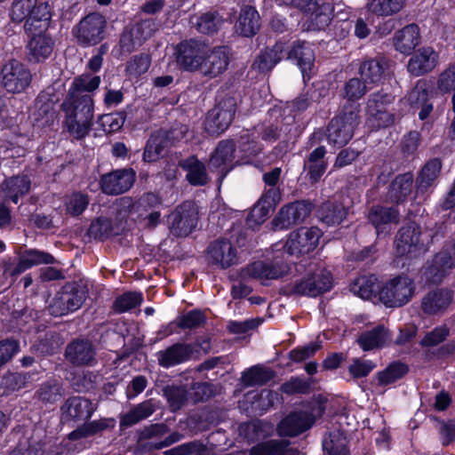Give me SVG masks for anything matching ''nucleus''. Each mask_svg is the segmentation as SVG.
<instances>
[{
	"label": "nucleus",
	"instance_id": "62",
	"mask_svg": "<svg viewBox=\"0 0 455 455\" xmlns=\"http://www.w3.org/2000/svg\"><path fill=\"white\" fill-rule=\"evenodd\" d=\"M151 64V59L149 55L140 53L133 56L126 64V72L130 76H138L145 74Z\"/></svg>",
	"mask_w": 455,
	"mask_h": 455
},
{
	"label": "nucleus",
	"instance_id": "19",
	"mask_svg": "<svg viewBox=\"0 0 455 455\" xmlns=\"http://www.w3.org/2000/svg\"><path fill=\"white\" fill-rule=\"evenodd\" d=\"M438 63L439 53L430 46H423L412 52L407 70L413 76H421L432 72Z\"/></svg>",
	"mask_w": 455,
	"mask_h": 455
},
{
	"label": "nucleus",
	"instance_id": "55",
	"mask_svg": "<svg viewBox=\"0 0 455 455\" xmlns=\"http://www.w3.org/2000/svg\"><path fill=\"white\" fill-rule=\"evenodd\" d=\"M167 147L168 145L158 131L155 132L147 141L143 153V160L148 163L158 160L164 149Z\"/></svg>",
	"mask_w": 455,
	"mask_h": 455
},
{
	"label": "nucleus",
	"instance_id": "16",
	"mask_svg": "<svg viewBox=\"0 0 455 455\" xmlns=\"http://www.w3.org/2000/svg\"><path fill=\"white\" fill-rule=\"evenodd\" d=\"M431 236L421 229H400L395 238L396 252L399 256L408 255L410 258H416L427 250V244L424 243L421 236Z\"/></svg>",
	"mask_w": 455,
	"mask_h": 455
},
{
	"label": "nucleus",
	"instance_id": "51",
	"mask_svg": "<svg viewBox=\"0 0 455 455\" xmlns=\"http://www.w3.org/2000/svg\"><path fill=\"white\" fill-rule=\"evenodd\" d=\"M250 455H296L295 451L288 447V444L276 440H269L250 450Z\"/></svg>",
	"mask_w": 455,
	"mask_h": 455
},
{
	"label": "nucleus",
	"instance_id": "57",
	"mask_svg": "<svg viewBox=\"0 0 455 455\" xmlns=\"http://www.w3.org/2000/svg\"><path fill=\"white\" fill-rule=\"evenodd\" d=\"M395 97L383 90L371 93L367 100L366 110L369 115H376L379 110H386L392 104Z\"/></svg>",
	"mask_w": 455,
	"mask_h": 455
},
{
	"label": "nucleus",
	"instance_id": "38",
	"mask_svg": "<svg viewBox=\"0 0 455 455\" xmlns=\"http://www.w3.org/2000/svg\"><path fill=\"white\" fill-rule=\"evenodd\" d=\"M173 227L196 228L198 224V210L195 203L186 201L181 204L170 216Z\"/></svg>",
	"mask_w": 455,
	"mask_h": 455
},
{
	"label": "nucleus",
	"instance_id": "24",
	"mask_svg": "<svg viewBox=\"0 0 455 455\" xmlns=\"http://www.w3.org/2000/svg\"><path fill=\"white\" fill-rule=\"evenodd\" d=\"M62 419L65 421H85L94 411L93 404L81 396L69 397L60 408Z\"/></svg>",
	"mask_w": 455,
	"mask_h": 455
},
{
	"label": "nucleus",
	"instance_id": "45",
	"mask_svg": "<svg viewBox=\"0 0 455 455\" xmlns=\"http://www.w3.org/2000/svg\"><path fill=\"white\" fill-rule=\"evenodd\" d=\"M182 167L187 170V180L193 186H204L209 179L205 165L196 156H190L185 160Z\"/></svg>",
	"mask_w": 455,
	"mask_h": 455
},
{
	"label": "nucleus",
	"instance_id": "28",
	"mask_svg": "<svg viewBox=\"0 0 455 455\" xmlns=\"http://www.w3.org/2000/svg\"><path fill=\"white\" fill-rule=\"evenodd\" d=\"M413 175L411 172L398 174L389 184L386 201L391 204H404L412 192Z\"/></svg>",
	"mask_w": 455,
	"mask_h": 455
},
{
	"label": "nucleus",
	"instance_id": "56",
	"mask_svg": "<svg viewBox=\"0 0 455 455\" xmlns=\"http://www.w3.org/2000/svg\"><path fill=\"white\" fill-rule=\"evenodd\" d=\"M274 371L253 366L243 372L242 380L246 386L263 385L274 378Z\"/></svg>",
	"mask_w": 455,
	"mask_h": 455
},
{
	"label": "nucleus",
	"instance_id": "7",
	"mask_svg": "<svg viewBox=\"0 0 455 455\" xmlns=\"http://www.w3.org/2000/svg\"><path fill=\"white\" fill-rule=\"evenodd\" d=\"M236 110V100L225 96L208 112L205 129L211 135H219L231 124Z\"/></svg>",
	"mask_w": 455,
	"mask_h": 455
},
{
	"label": "nucleus",
	"instance_id": "32",
	"mask_svg": "<svg viewBox=\"0 0 455 455\" xmlns=\"http://www.w3.org/2000/svg\"><path fill=\"white\" fill-rule=\"evenodd\" d=\"M421 40L419 28L412 23L398 30L393 38L394 46L396 51L403 54H409Z\"/></svg>",
	"mask_w": 455,
	"mask_h": 455
},
{
	"label": "nucleus",
	"instance_id": "54",
	"mask_svg": "<svg viewBox=\"0 0 455 455\" xmlns=\"http://www.w3.org/2000/svg\"><path fill=\"white\" fill-rule=\"evenodd\" d=\"M408 372L406 364L400 362L390 363L385 370L378 372L377 380L379 386L390 385L402 379Z\"/></svg>",
	"mask_w": 455,
	"mask_h": 455
},
{
	"label": "nucleus",
	"instance_id": "36",
	"mask_svg": "<svg viewBox=\"0 0 455 455\" xmlns=\"http://www.w3.org/2000/svg\"><path fill=\"white\" fill-rule=\"evenodd\" d=\"M327 151L325 147L315 148L304 160L303 168L307 171L311 183H316L325 172L328 163L325 158Z\"/></svg>",
	"mask_w": 455,
	"mask_h": 455
},
{
	"label": "nucleus",
	"instance_id": "64",
	"mask_svg": "<svg viewBox=\"0 0 455 455\" xmlns=\"http://www.w3.org/2000/svg\"><path fill=\"white\" fill-rule=\"evenodd\" d=\"M408 100L413 108L430 102L427 82L424 80L418 81L415 87L410 92Z\"/></svg>",
	"mask_w": 455,
	"mask_h": 455
},
{
	"label": "nucleus",
	"instance_id": "5",
	"mask_svg": "<svg viewBox=\"0 0 455 455\" xmlns=\"http://www.w3.org/2000/svg\"><path fill=\"white\" fill-rule=\"evenodd\" d=\"M88 294L86 286L82 283L65 284L53 298L49 311L54 316L65 315L81 307Z\"/></svg>",
	"mask_w": 455,
	"mask_h": 455
},
{
	"label": "nucleus",
	"instance_id": "22",
	"mask_svg": "<svg viewBox=\"0 0 455 455\" xmlns=\"http://www.w3.org/2000/svg\"><path fill=\"white\" fill-rule=\"evenodd\" d=\"M280 199V189L277 187H269L247 215L246 225L248 228H251L252 224L261 225L268 216L269 211L275 207Z\"/></svg>",
	"mask_w": 455,
	"mask_h": 455
},
{
	"label": "nucleus",
	"instance_id": "43",
	"mask_svg": "<svg viewBox=\"0 0 455 455\" xmlns=\"http://www.w3.org/2000/svg\"><path fill=\"white\" fill-rule=\"evenodd\" d=\"M65 394L63 385L55 379L43 382L36 392V397L44 403L53 404L60 401Z\"/></svg>",
	"mask_w": 455,
	"mask_h": 455
},
{
	"label": "nucleus",
	"instance_id": "42",
	"mask_svg": "<svg viewBox=\"0 0 455 455\" xmlns=\"http://www.w3.org/2000/svg\"><path fill=\"white\" fill-rule=\"evenodd\" d=\"M100 84V77L99 76H91L90 74H83L76 76L67 94V96H92L90 92L97 90Z\"/></svg>",
	"mask_w": 455,
	"mask_h": 455
},
{
	"label": "nucleus",
	"instance_id": "21",
	"mask_svg": "<svg viewBox=\"0 0 455 455\" xmlns=\"http://www.w3.org/2000/svg\"><path fill=\"white\" fill-rule=\"evenodd\" d=\"M320 229H296L287 240L284 249L290 255L305 254L312 251L318 244Z\"/></svg>",
	"mask_w": 455,
	"mask_h": 455
},
{
	"label": "nucleus",
	"instance_id": "20",
	"mask_svg": "<svg viewBox=\"0 0 455 455\" xmlns=\"http://www.w3.org/2000/svg\"><path fill=\"white\" fill-rule=\"evenodd\" d=\"M452 267H455V243L451 249H444L438 252L425 267L423 275L427 282L438 283Z\"/></svg>",
	"mask_w": 455,
	"mask_h": 455
},
{
	"label": "nucleus",
	"instance_id": "25",
	"mask_svg": "<svg viewBox=\"0 0 455 455\" xmlns=\"http://www.w3.org/2000/svg\"><path fill=\"white\" fill-rule=\"evenodd\" d=\"M453 294L447 289L428 291L421 300V309L428 315H443L451 304Z\"/></svg>",
	"mask_w": 455,
	"mask_h": 455
},
{
	"label": "nucleus",
	"instance_id": "2",
	"mask_svg": "<svg viewBox=\"0 0 455 455\" xmlns=\"http://www.w3.org/2000/svg\"><path fill=\"white\" fill-rule=\"evenodd\" d=\"M360 105L343 106L339 116L333 117L325 130L330 145L341 148L347 145L360 123Z\"/></svg>",
	"mask_w": 455,
	"mask_h": 455
},
{
	"label": "nucleus",
	"instance_id": "15",
	"mask_svg": "<svg viewBox=\"0 0 455 455\" xmlns=\"http://www.w3.org/2000/svg\"><path fill=\"white\" fill-rule=\"evenodd\" d=\"M231 50L228 46H216L206 53L199 68L200 74L212 79L223 74L230 62Z\"/></svg>",
	"mask_w": 455,
	"mask_h": 455
},
{
	"label": "nucleus",
	"instance_id": "18",
	"mask_svg": "<svg viewBox=\"0 0 455 455\" xmlns=\"http://www.w3.org/2000/svg\"><path fill=\"white\" fill-rule=\"evenodd\" d=\"M207 253L209 262L221 269L228 268L239 261L236 246L225 238L211 243Z\"/></svg>",
	"mask_w": 455,
	"mask_h": 455
},
{
	"label": "nucleus",
	"instance_id": "9",
	"mask_svg": "<svg viewBox=\"0 0 455 455\" xmlns=\"http://www.w3.org/2000/svg\"><path fill=\"white\" fill-rule=\"evenodd\" d=\"M32 76L24 64L16 60H8L1 69V82L12 93L23 92L30 84Z\"/></svg>",
	"mask_w": 455,
	"mask_h": 455
},
{
	"label": "nucleus",
	"instance_id": "52",
	"mask_svg": "<svg viewBox=\"0 0 455 455\" xmlns=\"http://www.w3.org/2000/svg\"><path fill=\"white\" fill-rule=\"evenodd\" d=\"M192 23L198 32L212 35L219 30L223 19L218 12H207L198 16Z\"/></svg>",
	"mask_w": 455,
	"mask_h": 455
},
{
	"label": "nucleus",
	"instance_id": "4",
	"mask_svg": "<svg viewBox=\"0 0 455 455\" xmlns=\"http://www.w3.org/2000/svg\"><path fill=\"white\" fill-rule=\"evenodd\" d=\"M416 284L414 280L405 274L398 275L388 280L379 289V299L387 307H401L407 305L414 297Z\"/></svg>",
	"mask_w": 455,
	"mask_h": 455
},
{
	"label": "nucleus",
	"instance_id": "37",
	"mask_svg": "<svg viewBox=\"0 0 455 455\" xmlns=\"http://www.w3.org/2000/svg\"><path fill=\"white\" fill-rule=\"evenodd\" d=\"M27 47L29 61L40 62L51 55L53 43L51 37L39 33L31 37Z\"/></svg>",
	"mask_w": 455,
	"mask_h": 455
},
{
	"label": "nucleus",
	"instance_id": "14",
	"mask_svg": "<svg viewBox=\"0 0 455 455\" xmlns=\"http://www.w3.org/2000/svg\"><path fill=\"white\" fill-rule=\"evenodd\" d=\"M235 148L236 146L233 140H223L218 143L216 148L212 153L209 167L220 170V175L218 178L219 182H222L234 166L240 163L235 154Z\"/></svg>",
	"mask_w": 455,
	"mask_h": 455
},
{
	"label": "nucleus",
	"instance_id": "8",
	"mask_svg": "<svg viewBox=\"0 0 455 455\" xmlns=\"http://www.w3.org/2000/svg\"><path fill=\"white\" fill-rule=\"evenodd\" d=\"M291 270L288 263L275 258L274 260L255 261L242 270L243 277H250L259 280L262 284L267 281L276 280L287 275Z\"/></svg>",
	"mask_w": 455,
	"mask_h": 455
},
{
	"label": "nucleus",
	"instance_id": "41",
	"mask_svg": "<svg viewBox=\"0 0 455 455\" xmlns=\"http://www.w3.org/2000/svg\"><path fill=\"white\" fill-rule=\"evenodd\" d=\"M399 218L398 210L393 206H372L368 213L369 222L376 228L382 225H397Z\"/></svg>",
	"mask_w": 455,
	"mask_h": 455
},
{
	"label": "nucleus",
	"instance_id": "6",
	"mask_svg": "<svg viewBox=\"0 0 455 455\" xmlns=\"http://www.w3.org/2000/svg\"><path fill=\"white\" fill-rule=\"evenodd\" d=\"M106 28L105 17L99 12H92L84 17L72 32L81 45H95L104 39Z\"/></svg>",
	"mask_w": 455,
	"mask_h": 455
},
{
	"label": "nucleus",
	"instance_id": "50",
	"mask_svg": "<svg viewBox=\"0 0 455 455\" xmlns=\"http://www.w3.org/2000/svg\"><path fill=\"white\" fill-rule=\"evenodd\" d=\"M366 84L362 78L357 77L347 81L341 92V96L347 100L344 106L359 105L356 101L363 98L368 91Z\"/></svg>",
	"mask_w": 455,
	"mask_h": 455
},
{
	"label": "nucleus",
	"instance_id": "12",
	"mask_svg": "<svg viewBox=\"0 0 455 455\" xmlns=\"http://www.w3.org/2000/svg\"><path fill=\"white\" fill-rule=\"evenodd\" d=\"M323 412L320 404H315L312 411H297L289 414L278 425V433L280 435L296 436L310 428L316 416Z\"/></svg>",
	"mask_w": 455,
	"mask_h": 455
},
{
	"label": "nucleus",
	"instance_id": "23",
	"mask_svg": "<svg viewBox=\"0 0 455 455\" xmlns=\"http://www.w3.org/2000/svg\"><path fill=\"white\" fill-rule=\"evenodd\" d=\"M66 358L74 365L86 366L96 363V349L93 344L85 339H76L68 345Z\"/></svg>",
	"mask_w": 455,
	"mask_h": 455
},
{
	"label": "nucleus",
	"instance_id": "35",
	"mask_svg": "<svg viewBox=\"0 0 455 455\" xmlns=\"http://www.w3.org/2000/svg\"><path fill=\"white\" fill-rule=\"evenodd\" d=\"M260 28V17L257 10L250 5L243 6L235 23V31L245 37L253 36Z\"/></svg>",
	"mask_w": 455,
	"mask_h": 455
},
{
	"label": "nucleus",
	"instance_id": "39",
	"mask_svg": "<svg viewBox=\"0 0 455 455\" xmlns=\"http://www.w3.org/2000/svg\"><path fill=\"white\" fill-rule=\"evenodd\" d=\"M347 210L341 204L334 202L323 203L317 211L320 221L327 226H338L347 218Z\"/></svg>",
	"mask_w": 455,
	"mask_h": 455
},
{
	"label": "nucleus",
	"instance_id": "46",
	"mask_svg": "<svg viewBox=\"0 0 455 455\" xmlns=\"http://www.w3.org/2000/svg\"><path fill=\"white\" fill-rule=\"evenodd\" d=\"M315 7L307 12L310 15V27L315 30H324L332 20L333 8L331 4L323 0H321Z\"/></svg>",
	"mask_w": 455,
	"mask_h": 455
},
{
	"label": "nucleus",
	"instance_id": "10",
	"mask_svg": "<svg viewBox=\"0 0 455 455\" xmlns=\"http://www.w3.org/2000/svg\"><path fill=\"white\" fill-rule=\"evenodd\" d=\"M331 287V273L326 269H318L297 281L291 288V292L301 296L316 297L330 291Z\"/></svg>",
	"mask_w": 455,
	"mask_h": 455
},
{
	"label": "nucleus",
	"instance_id": "13",
	"mask_svg": "<svg viewBox=\"0 0 455 455\" xmlns=\"http://www.w3.org/2000/svg\"><path fill=\"white\" fill-rule=\"evenodd\" d=\"M207 46L195 39L184 40L176 46V61L187 71H198Z\"/></svg>",
	"mask_w": 455,
	"mask_h": 455
},
{
	"label": "nucleus",
	"instance_id": "44",
	"mask_svg": "<svg viewBox=\"0 0 455 455\" xmlns=\"http://www.w3.org/2000/svg\"><path fill=\"white\" fill-rule=\"evenodd\" d=\"M405 4V0H368L366 8L374 15L387 17L401 12Z\"/></svg>",
	"mask_w": 455,
	"mask_h": 455
},
{
	"label": "nucleus",
	"instance_id": "17",
	"mask_svg": "<svg viewBox=\"0 0 455 455\" xmlns=\"http://www.w3.org/2000/svg\"><path fill=\"white\" fill-rule=\"evenodd\" d=\"M313 204L307 200L296 201L283 206L272 223L275 228H290L301 224L310 214Z\"/></svg>",
	"mask_w": 455,
	"mask_h": 455
},
{
	"label": "nucleus",
	"instance_id": "3",
	"mask_svg": "<svg viewBox=\"0 0 455 455\" xmlns=\"http://www.w3.org/2000/svg\"><path fill=\"white\" fill-rule=\"evenodd\" d=\"M11 18L17 23L24 21L26 32H41L43 26L51 19L50 6L46 3H38L37 0H14Z\"/></svg>",
	"mask_w": 455,
	"mask_h": 455
},
{
	"label": "nucleus",
	"instance_id": "59",
	"mask_svg": "<svg viewBox=\"0 0 455 455\" xmlns=\"http://www.w3.org/2000/svg\"><path fill=\"white\" fill-rule=\"evenodd\" d=\"M238 143L241 154L238 156L240 163L246 162L247 159L257 156L261 151L260 146L251 138L248 131L240 136Z\"/></svg>",
	"mask_w": 455,
	"mask_h": 455
},
{
	"label": "nucleus",
	"instance_id": "34",
	"mask_svg": "<svg viewBox=\"0 0 455 455\" xmlns=\"http://www.w3.org/2000/svg\"><path fill=\"white\" fill-rule=\"evenodd\" d=\"M442 161L438 157L429 159L420 169L416 178L418 194L426 193L433 187L442 170Z\"/></svg>",
	"mask_w": 455,
	"mask_h": 455
},
{
	"label": "nucleus",
	"instance_id": "58",
	"mask_svg": "<svg viewBox=\"0 0 455 455\" xmlns=\"http://www.w3.org/2000/svg\"><path fill=\"white\" fill-rule=\"evenodd\" d=\"M142 302V294L136 291H128L118 296L113 304L116 313H124L139 307Z\"/></svg>",
	"mask_w": 455,
	"mask_h": 455
},
{
	"label": "nucleus",
	"instance_id": "60",
	"mask_svg": "<svg viewBox=\"0 0 455 455\" xmlns=\"http://www.w3.org/2000/svg\"><path fill=\"white\" fill-rule=\"evenodd\" d=\"M89 204V196L82 192H74L66 199L67 212L72 216L82 214Z\"/></svg>",
	"mask_w": 455,
	"mask_h": 455
},
{
	"label": "nucleus",
	"instance_id": "47",
	"mask_svg": "<svg viewBox=\"0 0 455 455\" xmlns=\"http://www.w3.org/2000/svg\"><path fill=\"white\" fill-rule=\"evenodd\" d=\"M347 437L339 430L331 431L323 439L325 455H348Z\"/></svg>",
	"mask_w": 455,
	"mask_h": 455
},
{
	"label": "nucleus",
	"instance_id": "1",
	"mask_svg": "<svg viewBox=\"0 0 455 455\" xmlns=\"http://www.w3.org/2000/svg\"><path fill=\"white\" fill-rule=\"evenodd\" d=\"M65 114L64 129L75 139L85 138L92 130L94 116L92 96H67L61 104Z\"/></svg>",
	"mask_w": 455,
	"mask_h": 455
},
{
	"label": "nucleus",
	"instance_id": "53",
	"mask_svg": "<svg viewBox=\"0 0 455 455\" xmlns=\"http://www.w3.org/2000/svg\"><path fill=\"white\" fill-rule=\"evenodd\" d=\"M247 399L251 401V406L253 410L263 413L267 411L270 407H272L276 401L279 400V394L269 389H263L259 393H248Z\"/></svg>",
	"mask_w": 455,
	"mask_h": 455
},
{
	"label": "nucleus",
	"instance_id": "49",
	"mask_svg": "<svg viewBox=\"0 0 455 455\" xmlns=\"http://www.w3.org/2000/svg\"><path fill=\"white\" fill-rule=\"evenodd\" d=\"M379 289L378 279L373 275L360 276L350 286V291L363 299H371L375 297Z\"/></svg>",
	"mask_w": 455,
	"mask_h": 455
},
{
	"label": "nucleus",
	"instance_id": "30",
	"mask_svg": "<svg viewBox=\"0 0 455 455\" xmlns=\"http://www.w3.org/2000/svg\"><path fill=\"white\" fill-rule=\"evenodd\" d=\"M287 59L294 61L303 74L310 71L315 62V52L312 45L306 41H295L286 50Z\"/></svg>",
	"mask_w": 455,
	"mask_h": 455
},
{
	"label": "nucleus",
	"instance_id": "33",
	"mask_svg": "<svg viewBox=\"0 0 455 455\" xmlns=\"http://www.w3.org/2000/svg\"><path fill=\"white\" fill-rule=\"evenodd\" d=\"M387 68L388 63L384 57L366 59L360 64L359 74L367 84H378Z\"/></svg>",
	"mask_w": 455,
	"mask_h": 455
},
{
	"label": "nucleus",
	"instance_id": "26",
	"mask_svg": "<svg viewBox=\"0 0 455 455\" xmlns=\"http://www.w3.org/2000/svg\"><path fill=\"white\" fill-rule=\"evenodd\" d=\"M287 49L285 43L276 42L272 47L261 50L253 60L251 68L259 73L272 70L283 59Z\"/></svg>",
	"mask_w": 455,
	"mask_h": 455
},
{
	"label": "nucleus",
	"instance_id": "31",
	"mask_svg": "<svg viewBox=\"0 0 455 455\" xmlns=\"http://www.w3.org/2000/svg\"><path fill=\"white\" fill-rule=\"evenodd\" d=\"M193 347L189 344L176 343L156 354L158 363L164 368H170L190 359Z\"/></svg>",
	"mask_w": 455,
	"mask_h": 455
},
{
	"label": "nucleus",
	"instance_id": "27",
	"mask_svg": "<svg viewBox=\"0 0 455 455\" xmlns=\"http://www.w3.org/2000/svg\"><path fill=\"white\" fill-rule=\"evenodd\" d=\"M30 188L31 180L24 173L6 178L0 185L4 201H11L15 204L20 197L28 194Z\"/></svg>",
	"mask_w": 455,
	"mask_h": 455
},
{
	"label": "nucleus",
	"instance_id": "11",
	"mask_svg": "<svg viewBox=\"0 0 455 455\" xmlns=\"http://www.w3.org/2000/svg\"><path fill=\"white\" fill-rule=\"evenodd\" d=\"M136 172L132 168L116 169L100 176V187L108 196H118L130 190L133 186Z\"/></svg>",
	"mask_w": 455,
	"mask_h": 455
},
{
	"label": "nucleus",
	"instance_id": "29",
	"mask_svg": "<svg viewBox=\"0 0 455 455\" xmlns=\"http://www.w3.org/2000/svg\"><path fill=\"white\" fill-rule=\"evenodd\" d=\"M54 258L44 251L38 250H27L19 256L18 263L13 267H8L5 269L11 276H17L27 269L40 264L53 263Z\"/></svg>",
	"mask_w": 455,
	"mask_h": 455
},
{
	"label": "nucleus",
	"instance_id": "63",
	"mask_svg": "<svg viewBox=\"0 0 455 455\" xmlns=\"http://www.w3.org/2000/svg\"><path fill=\"white\" fill-rule=\"evenodd\" d=\"M450 334V329L447 325L443 324L427 331L420 340L422 347H435L444 341Z\"/></svg>",
	"mask_w": 455,
	"mask_h": 455
},
{
	"label": "nucleus",
	"instance_id": "61",
	"mask_svg": "<svg viewBox=\"0 0 455 455\" xmlns=\"http://www.w3.org/2000/svg\"><path fill=\"white\" fill-rule=\"evenodd\" d=\"M143 44V42L138 36L137 33L128 26L121 34L119 46L124 53H131Z\"/></svg>",
	"mask_w": 455,
	"mask_h": 455
},
{
	"label": "nucleus",
	"instance_id": "40",
	"mask_svg": "<svg viewBox=\"0 0 455 455\" xmlns=\"http://www.w3.org/2000/svg\"><path fill=\"white\" fill-rule=\"evenodd\" d=\"M156 411L152 400L144 401L133 406L128 412L120 418V427H130L140 421L148 419Z\"/></svg>",
	"mask_w": 455,
	"mask_h": 455
},
{
	"label": "nucleus",
	"instance_id": "48",
	"mask_svg": "<svg viewBox=\"0 0 455 455\" xmlns=\"http://www.w3.org/2000/svg\"><path fill=\"white\" fill-rule=\"evenodd\" d=\"M387 339V330L382 326H378L371 331L363 332L358 337L357 342L363 350L369 351L384 346Z\"/></svg>",
	"mask_w": 455,
	"mask_h": 455
}]
</instances>
